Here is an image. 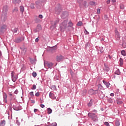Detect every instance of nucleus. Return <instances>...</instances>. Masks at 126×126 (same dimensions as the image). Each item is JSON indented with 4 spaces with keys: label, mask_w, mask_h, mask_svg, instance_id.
Masks as SVG:
<instances>
[{
    "label": "nucleus",
    "mask_w": 126,
    "mask_h": 126,
    "mask_svg": "<svg viewBox=\"0 0 126 126\" xmlns=\"http://www.w3.org/2000/svg\"><path fill=\"white\" fill-rule=\"evenodd\" d=\"M62 10V6H61V5L59 4L58 6L55 8V13H56V14H60Z\"/></svg>",
    "instance_id": "423d86ee"
},
{
    "label": "nucleus",
    "mask_w": 126,
    "mask_h": 126,
    "mask_svg": "<svg viewBox=\"0 0 126 126\" xmlns=\"http://www.w3.org/2000/svg\"><path fill=\"white\" fill-rule=\"evenodd\" d=\"M115 34L116 39L118 40H120L121 39V34L117 29H115Z\"/></svg>",
    "instance_id": "0eeeda50"
},
{
    "label": "nucleus",
    "mask_w": 126,
    "mask_h": 126,
    "mask_svg": "<svg viewBox=\"0 0 126 126\" xmlns=\"http://www.w3.org/2000/svg\"><path fill=\"white\" fill-rule=\"evenodd\" d=\"M103 50H104V48L103 47H99V52H100V53H103Z\"/></svg>",
    "instance_id": "79ce46f5"
},
{
    "label": "nucleus",
    "mask_w": 126,
    "mask_h": 126,
    "mask_svg": "<svg viewBox=\"0 0 126 126\" xmlns=\"http://www.w3.org/2000/svg\"><path fill=\"white\" fill-rule=\"evenodd\" d=\"M119 63L121 65H123V64H124V60L122 58H120Z\"/></svg>",
    "instance_id": "7c9ffc66"
},
{
    "label": "nucleus",
    "mask_w": 126,
    "mask_h": 126,
    "mask_svg": "<svg viewBox=\"0 0 126 126\" xmlns=\"http://www.w3.org/2000/svg\"><path fill=\"white\" fill-rule=\"evenodd\" d=\"M12 1L14 4H16V3L19 4V3L21 2V0H13Z\"/></svg>",
    "instance_id": "aec40b11"
},
{
    "label": "nucleus",
    "mask_w": 126,
    "mask_h": 126,
    "mask_svg": "<svg viewBox=\"0 0 126 126\" xmlns=\"http://www.w3.org/2000/svg\"><path fill=\"white\" fill-rule=\"evenodd\" d=\"M32 75L33 77H36L37 76V73H36L35 72H33L32 73Z\"/></svg>",
    "instance_id": "e433bc0d"
},
{
    "label": "nucleus",
    "mask_w": 126,
    "mask_h": 126,
    "mask_svg": "<svg viewBox=\"0 0 126 126\" xmlns=\"http://www.w3.org/2000/svg\"><path fill=\"white\" fill-rule=\"evenodd\" d=\"M67 26V21L65 20L63 22H62L60 24V28H61L62 30H64L65 29H66V27Z\"/></svg>",
    "instance_id": "7ed1b4c3"
},
{
    "label": "nucleus",
    "mask_w": 126,
    "mask_h": 126,
    "mask_svg": "<svg viewBox=\"0 0 126 126\" xmlns=\"http://www.w3.org/2000/svg\"><path fill=\"white\" fill-rule=\"evenodd\" d=\"M104 66L105 67L103 68V70H104V71H106L107 72H108V71L110 70V68H109V67L106 65L105 64H104Z\"/></svg>",
    "instance_id": "6ab92c4d"
},
{
    "label": "nucleus",
    "mask_w": 126,
    "mask_h": 126,
    "mask_svg": "<svg viewBox=\"0 0 126 126\" xmlns=\"http://www.w3.org/2000/svg\"><path fill=\"white\" fill-rule=\"evenodd\" d=\"M121 55H122V56H124V57H126V51L125 50L121 51Z\"/></svg>",
    "instance_id": "72a5a7b5"
},
{
    "label": "nucleus",
    "mask_w": 126,
    "mask_h": 126,
    "mask_svg": "<svg viewBox=\"0 0 126 126\" xmlns=\"http://www.w3.org/2000/svg\"><path fill=\"white\" fill-rule=\"evenodd\" d=\"M68 27H70L71 28H72V26H73V23H72V22L71 21H69Z\"/></svg>",
    "instance_id": "b1692460"
},
{
    "label": "nucleus",
    "mask_w": 126,
    "mask_h": 126,
    "mask_svg": "<svg viewBox=\"0 0 126 126\" xmlns=\"http://www.w3.org/2000/svg\"><path fill=\"white\" fill-rule=\"evenodd\" d=\"M7 14H3L2 13V16L1 17V19L2 21H6V19H7Z\"/></svg>",
    "instance_id": "ddd939ff"
},
{
    "label": "nucleus",
    "mask_w": 126,
    "mask_h": 126,
    "mask_svg": "<svg viewBox=\"0 0 126 126\" xmlns=\"http://www.w3.org/2000/svg\"><path fill=\"white\" fill-rule=\"evenodd\" d=\"M115 74L117 75H120L121 74V71H120V69H117V70L115 72Z\"/></svg>",
    "instance_id": "c85d7f7f"
},
{
    "label": "nucleus",
    "mask_w": 126,
    "mask_h": 126,
    "mask_svg": "<svg viewBox=\"0 0 126 126\" xmlns=\"http://www.w3.org/2000/svg\"><path fill=\"white\" fill-rule=\"evenodd\" d=\"M37 88V87H36V85H33V88H32V90H35V89Z\"/></svg>",
    "instance_id": "09e8293b"
},
{
    "label": "nucleus",
    "mask_w": 126,
    "mask_h": 126,
    "mask_svg": "<svg viewBox=\"0 0 126 126\" xmlns=\"http://www.w3.org/2000/svg\"><path fill=\"white\" fill-rule=\"evenodd\" d=\"M88 116L94 122H97L98 121V117H97V115L95 113H89Z\"/></svg>",
    "instance_id": "f257e3e1"
},
{
    "label": "nucleus",
    "mask_w": 126,
    "mask_h": 126,
    "mask_svg": "<svg viewBox=\"0 0 126 126\" xmlns=\"http://www.w3.org/2000/svg\"><path fill=\"white\" fill-rule=\"evenodd\" d=\"M115 124L116 126H120V120H116L115 122Z\"/></svg>",
    "instance_id": "4be33fe9"
},
{
    "label": "nucleus",
    "mask_w": 126,
    "mask_h": 126,
    "mask_svg": "<svg viewBox=\"0 0 126 126\" xmlns=\"http://www.w3.org/2000/svg\"><path fill=\"white\" fill-rule=\"evenodd\" d=\"M7 30V26L6 25H3L0 29V34L4 33Z\"/></svg>",
    "instance_id": "20e7f679"
},
{
    "label": "nucleus",
    "mask_w": 126,
    "mask_h": 126,
    "mask_svg": "<svg viewBox=\"0 0 126 126\" xmlns=\"http://www.w3.org/2000/svg\"><path fill=\"white\" fill-rule=\"evenodd\" d=\"M35 22H36L37 23H40V22H41V20L39 18H36L35 19Z\"/></svg>",
    "instance_id": "4c0bfd02"
},
{
    "label": "nucleus",
    "mask_w": 126,
    "mask_h": 126,
    "mask_svg": "<svg viewBox=\"0 0 126 126\" xmlns=\"http://www.w3.org/2000/svg\"><path fill=\"white\" fill-rule=\"evenodd\" d=\"M120 6L121 9H125V6L123 4H120Z\"/></svg>",
    "instance_id": "58836bf2"
},
{
    "label": "nucleus",
    "mask_w": 126,
    "mask_h": 126,
    "mask_svg": "<svg viewBox=\"0 0 126 126\" xmlns=\"http://www.w3.org/2000/svg\"><path fill=\"white\" fill-rule=\"evenodd\" d=\"M92 105H93V100L91 99L89 103H88V106L89 107H92Z\"/></svg>",
    "instance_id": "5701e85b"
},
{
    "label": "nucleus",
    "mask_w": 126,
    "mask_h": 126,
    "mask_svg": "<svg viewBox=\"0 0 126 126\" xmlns=\"http://www.w3.org/2000/svg\"><path fill=\"white\" fill-rule=\"evenodd\" d=\"M44 66H47L48 68H50V69H52L53 68V66L54 65V63L51 62H44Z\"/></svg>",
    "instance_id": "39448f33"
},
{
    "label": "nucleus",
    "mask_w": 126,
    "mask_h": 126,
    "mask_svg": "<svg viewBox=\"0 0 126 126\" xmlns=\"http://www.w3.org/2000/svg\"><path fill=\"white\" fill-rule=\"evenodd\" d=\"M30 62L32 63H35V60H32L31 59Z\"/></svg>",
    "instance_id": "6e6d98bb"
},
{
    "label": "nucleus",
    "mask_w": 126,
    "mask_h": 126,
    "mask_svg": "<svg viewBox=\"0 0 126 126\" xmlns=\"http://www.w3.org/2000/svg\"><path fill=\"white\" fill-rule=\"evenodd\" d=\"M41 30H42L41 25H37L36 29L34 30V32L36 33V32H39V31H41Z\"/></svg>",
    "instance_id": "f8f14e48"
},
{
    "label": "nucleus",
    "mask_w": 126,
    "mask_h": 126,
    "mask_svg": "<svg viewBox=\"0 0 126 126\" xmlns=\"http://www.w3.org/2000/svg\"><path fill=\"white\" fill-rule=\"evenodd\" d=\"M82 24H83L82 22L79 21V22H78V23H77V26H82Z\"/></svg>",
    "instance_id": "ea45409f"
},
{
    "label": "nucleus",
    "mask_w": 126,
    "mask_h": 126,
    "mask_svg": "<svg viewBox=\"0 0 126 126\" xmlns=\"http://www.w3.org/2000/svg\"><path fill=\"white\" fill-rule=\"evenodd\" d=\"M104 19L105 20H108L109 18L108 17V15H104Z\"/></svg>",
    "instance_id": "49530a36"
},
{
    "label": "nucleus",
    "mask_w": 126,
    "mask_h": 126,
    "mask_svg": "<svg viewBox=\"0 0 126 126\" xmlns=\"http://www.w3.org/2000/svg\"><path fill=\"white\" fill-rule=\"evenodd\" d=\"M14 11H18V8L15 7V8L13 10V12H14Z\"/></svg>",
    "instance_id": "de8ad7c7"
},
{
    "label": "nucleus",
    "mask_w": 126,
    "mask_h": 126,
    "mask_svg": "<svg viewBox=\"0 0 126 126\" xmlns=\"http://www.w3.org/2000/svg\"><path fill=\"white\" fill-rule=\"evenodd\" d=\"M89 93L90 94V95H94V90L90 89L89 91Z\"/></svg>",
    "instance_id": "a878e982"
},
{
    "label": "nucleus",
    "mask_w": 126,
    "mask_h": 126,
    "mask_svg": "<svg viewBox=\"0 0 126 126\" xmlns=\"http://www.w3.org/2000/svg\"><path fill=\"white\" fill-rule=\"evenodd\" d=\"M35 42H39V38L37 37V38H36V39H35Z\"/></svg>",
    "instance_id": "338daca9"
},
{
    "label": "nucleus",
    "mask_w": 126,
    "mask_h": 126,
    "mask_svg": "<svg viewBox=\"0 0 126 126\" xmlns=\"http://www.w3.org/2000/svg\"><path fill=\"white\" fill-rule=\"evenodd\" d=\"M25 37L23 36H20L19 37H17L14 40V42L15 43H17V44L19 43H21V42H23V41L24 40Z\"/></svg>",
    "instance_id": "f03ea898"
},
{
    "label": "nucleus",
    "mask_w": 126,
    "mask_h": 126,
    "mask_svg": "<svg viewBox=\"0 0 126 126\" xmlns=\"http://www.w3.org/2000/svg\"><path fill=\"white\" fill-rule=\"evenodd\" d=\"M5 126V121L2 120L0 122V126Z\"/></svg>",
    "instance_id": "cd10ccee"
},
{
    "label": "nucleus",
    "mask_w": 126,
    "mask_h": 126,
    "mask_svg": "<svg viewBox=\"0 0 126 126\" xmlns=\"http://www.w3.org/2000/svg\"><path fill=\"white\" fill-rule=\"evenodd\" d=\"M98 90H94V95H96V94H98Z\"/></svg>",
    "instance_id": "864d4df0"
},
{
    "label": "nucleus",
    "mask_w": 126,
    "mask_h": 126,
    "mask_svg": "<svg viewBox=\"0 0 126 126\" xmlns=\"http://www.w3.org/2000/svg\"><path fill=\"white\" fill-rule=\"evenodd\" d=\"M32 104H35V100H31Z\"/></svg>",
    "instance_id": "69168bd1"
},
{
    "label": "nucleus",
    "mask_w": 126,
    "mask_h": 126,
    "mask_svg": "<svg viewBox=\"0 0 126 126\" xmlns=\"http://www.w3.org/2000/svg\"><path fill=\"white\" fill-rule=\"evenodd\" d=\"M63 56H57V61L59 63H60V62H62V61H63Z\"/></svg>",
    "instance_id": "a211bd4d"
},
{
    "label": "nucleus",
    "mask_w": 126,
    "mask_h": 126,
    "mask_svg": "<svg viewBox=\"0 0 126 126\" xmlns=\"http://www.w3.org/2000/svg\"><path fill=\"white\" fill-rule=\"evenodd\" d=\"M49 97L50 99H52V100H56V99H57V96H56V95L52 92L49 93Z\"/></svg>",
    "instance_id": "9b49d317"
},
{
    "label": "nucleus",
    "mask_w": 126,
    "mask_h": 126,
    "mask_svg": "<svg viewBox=\"0 0 126 126\" xmlns=\"http://www.w3.org/2000/svg\"><path fill=\"white\" fill-rule=\"evenodd\" d=\"M84 33H85V35H89V32H88L87 31V30H86V29H85Z\"/></svg>",
    "instance_id": "a19ab883"
},
{
    "label": "nucleus",
    "mask_w": 126,
    "mask_h": 126,
    "mask_svg": "<svg viewBox=\"0 0 126 126\" xmlns=\"http://www.w3.org/2000/svg\"><path fill=\"white\" fill-rule=\"evenodd\" d=\"M53 111L52 110V109H51L50 108H48L47 109V113L48 114H52V112Z\"/></svg>",
    "instance_id": "f704fd0d"
},
{
    "label": "nucleus",
    "mask_w": 126,
    "mask_h": 126,
    "mask_svg": "<svg viewBox=\"0 0 126 126\" xmlns=\"http://www.w3.org/2000/svg\"><path fill=\"white\" fill-rule=\"evenodd\" d=\"M20 11L22 12V14H23V12H24V6H20Z\"/></svg>",
    "instance_id": "393cba45"
},
{
    "label": "nucleus",
    "mask_w": 126,
    "mask_h": 126,
    "mask_svg": "<svg viewBox=\"0 0 126 126\" xmlns=\"http://www.w3.org/2000/svg\"><path fill=\"white\" fill-rule=\"evenodd\" d=\"M55 22H56V24H58V23H59V22H60V20H59V19H57V20H56L55 21Z\"/></svg>",
    "instance_id": "e2e57ef3"
},
{
    "label": "nucleus",
    "mask_w": 126,
    "mask_h": 126,
    "mask_svg": "<svg viewBox=\"0 0 126 126\" xmlns=\"http://www.w3.org/2000/svg\"><path fill=\"white\" fill-rule=\"evenodd\" d=\"M3 102L4 103H7V95L6 93L3 94Z\"/></svg>",
    "instance_id": "2eb2a0df"
},
{
    "label": "nucleus",
    "mask_w": 126,
    "mask_h": 126,
    "mask_svg": "<svg viewBox=\"0 0 126 126\" xmlns=\"http://www.w3.org/2000/svg\"><path fill=\"white\" fill-rule=\"evenodd\" d=\"M40 107H41V108H45V105L44 104H40Z\"/></svg>",
    "instance_id": "bf43d9fd"
},
{
    "label": "nucleus",
    "mask_w": 126,
    "mask_h": 126,
    "mask_svg": "<svg viewBox=\"0 0 126 126\" xmlns=\"http://www.w3.org/2000/svg\"><path fill=\"white\" fill-rule=\"evenodd\" d=\"M104 125L105 126H110V124H109V122H104Z\"/></svg>",
    "instance_id": "a18cd8bd"
},
{
    "label": "nucleus",
    "mask_w": 126,
    "mask_h": 126,
    "mask_svg": "<svg viewBox=\"0 0 126 126\" xmlns=\"http://www.w3.org/2000/svg\"><path fill=\"white\" fill-rule=\"evenodd\" d=\"M90 4L91 5H95V2H93V1H91L90 2Z\"/></svg>",
    "instance_id": "8fccbe9b"
},
{
    "label": "nucleus",
    "mask_w": 126,
    "mask_h": 126,
    "mask_svg": "<svg viewBox=\"0 0 126 126\" xmlns=\"http://www.w3.org/2000/svg\"><path fill=\"white\" fill-rule=\"evenodd\" d=\"M33 111H34V112L36 113V112H38V109L35 108Z\"/></svg>",
    "instance_id": "0e129e2a"
},
{
    "label": "nucleus",
    "mask_w": 126,
    "mask_h": 126,
    "mask_svg": "<svg viewBox=\"0 0 126 126\" xmlns=\"http://www.w3.org/2000/svg\"><path fill=\"white\" fill-rule=\"evenodd\" d=\"M100 11H101V9H100V8H98L97 9V13H98V14H100Z\"/></svg>",
    "instance_id": "4d7b16f0"
},
{
    "label": "nucleus",
    "mask_w": 126,
    "mask_h": 126,
    "mask_svg": "<svg viewBox=\"0 0 126 126\" xmlns=\"http://www.w3.org/2000/svg\"><path fill=\"white\" fill-rule=\"evenodd\" d=\"M67 15H68L67 12H64L62 14V17H63V18H65V17H67Z\"/></svg>",
    "instance_id": "412c9836"
},
{
    "label": "nucleus",
    "mask_w": 126,
    "mask_h": 126,
    "mask_svg": "<svg viewBox=\"0 0 126 126\" xmlns=\"http://www.w3.org/2000/svg\"><path fill=\"white\" fill-rule=\"evenodd\" d=\"M30 7L31 8H32V9H34V8H35V7L34 6V4L32 3L30 5Z\"/></svg>",
    "instance_id": "c03bdc74"
},
{
    "label": "nucleus",
    "mask_w": 126,
    "mask_h": 126,
    "mask_svg": "<svg viewBox=\"0 0 126 126\" xmlns=\"http://www.w3.org/2000/svg\"><path fill=\"white\" fill-rule=\"evenodd\" d=\"M43 5H44L43 1L40 0L36 1V7H37V8H41V6Z\"/></svg>",
    "instance_id": "6e6552de"
},
{
    "label": "nucleus",
    "mask_w": 126,
    "mask_h": 126,
    "mask_svg": "<svg viewBox=\"0 0 126 126\" xmlns=\"http://www.w3.org/2000/svg\"><path fill=\"white\" fill-rule=\"evenodd\" d=\"M51 89L52 90H53V91H55L57 90V87H56L55 85H53L51 86Z\"/></svg>",
    "instance_id": "473e14b6"
},
{
    "label": "nucleus",
    "mask_w": 126,
    "mask_h": 126,
    "mask_svg": "<svg viewBox=\"0 0 126 126\" xmlns=\"http://www.w3.org/2000/svg\"><path fill=\"white\" fill-rule=\"evenodd\" d=\"M35 95L36 97H39L40 96V93L37 92V93H35Z\"/></svg>",
    "instance_id": "5fc2aeb1"
},
{
    "label": "nucleus",
    "mask_w": 126,
    "mask_h": 126,
    "mask_svg": "<svg viewBox=\"0 0 126 126\" xmlns=\"http://www.w3.org/2000/svg\"><path fill=\"white\" fill-rule=\"evenodd\" d=\"M13 109L14 110V111H20V110H21V107L18 106L16 105H13Z\"/></svg>",
    "instance_id": "4468645a"
},
{
    "label": "nucleus",
    "mask_w": 126,
    "mask_h": 126,
    "mask_svg": "<svg viewBox=\"0 0 126 126\" xmlns=\"http://www.w3.org/2000/svg\"><path fill=\"white\" fill-rule=\"evenodd\" d=\"M22 53H23L24 54H25L26 53V52H27V49L25 48H23L22 49Z\"/></svg>",
    "instance_id": "c9c22d12"
},
{
    "label": "nucleus",
    "mask_w": 126,
    "mask_h": 126,
    "mask_svg": "<svg viewBox=\"0 0 126 126\" xmlns=\"http://www.w3.org/2000/svg\"><path fill=\"white\" fill-rule=\"evenodd\" d=\"M14 94H18V90H16L14 92Z\"/></svg>",
    "instance_id": "680f3d73"
},
{
    "label": "nucleus",
    "mask_w": 126,
    "mask_h": 126,
    "mask_svg": "<svg viewBox=\"0 0 126 126\" xmlns=\"http://www.w3.org/2000/svg\"><path fill=\"white\" fill-rule=\"evenodd\" d=\"M16 124H17V125H18V126H19V125H20V123L19 122V121L18 120L16 121Z\"/></svg>",
    "instance_id": "052dcab7"
},
{
    "label": "nucleus",
    "mask_w": 126,
    "mask_h": 126,
    "mask_svg": "<svg viewBox=\"0 0 126 126\" xmlns=\"http://www.w3.org/2000/svg\"><path fill=\"white\" fill-rule=\"evenodd\" d=\"M108 58H109V59H110V60H111V59H112V56H111V55H108Z\"/></svg>",
    "instance_id": "774afa93"
},
{
    "label": "nucleus",
    "mask_w": 126,
    "mask_h": 126,
    "mask_svg": "<svg viewBox=\"0 0 126 126\" xmlns=\"http://www.w3.org/2000/svg\"><path fill=\"white\" fill-rule=\"evenodd\" d=\"M51 126H58V125L57 124V123L54 122V123L51 124Z\"/></svg>",
    "instance_id": "603ef678"
},
{
    "label": "nucleus",
    "mask_w": 126,
    "mask_h": 126,
    "mask_svg": "<svg viewBox=\"0 0 126 126\" xmlns=\"http://www.w3.org/2000/svg\"><path fill=\"white\" fill-rule=\"evenodd\" d=\"M107 101L108 103H110L111 104L113 103L114 102V100H113V98H108L107 99Z\"/></svg>",
    "instance_id": "c756f323"
},
{
    "label": "nucleus",
    "mask_w": 126,
    "mask_h": 126,
    "mask_svg": "<svg viewBox=\"0 0 126 126\" xmlns=\"http://www.w3.org/2000/svg\"><path fill=\"white\" fill-rule=\"evenodd\" d=\"M102 82L105 86H106L107 88H109L110 87V83L105 81V80H102Z\"/></svg>",
    "instance_id": "dca6fc26"
},
{
    "label": "nucleus",
    "mask_w": 126,
    "mask_h": 126,
    "mask_svg": "<svg viewBox=\"0 0 126 126\" xmlns=\"http://www.w3.org/2000/svg\"><path fill=\"white\" fill-rule=\"evenodd\" d=\"M13 33H17V31H18V28H15L14 29L11 30Z\"/></svg>",
    "instance_id": "bb28decb"
},
{
    "label": "nucleus",
    "mask_w": 126,
    "mask_h": 126,
    "mask_svg": "<svg viewBox=\"0 0 126 126\" xmlns=\"http://www.w3.org/2000/svg\"><path fill=\"white\" fill-rule=\"evenodd\" d=\"M11 78H12V81L13 82H15L16 80H17V77L16 76L14 75V72L12 71L11 73Z\"/></svg>",
    "instance_id": "9d476101"
},
{
    "label": "nucleus",
    "mask_w": 126,
    "mask_h": 126,
    "mask_svg": "<svg viewBox=\"0 0 126 126\" xmlns=\"http://www.w3.org/2000/svg\"><path fill=\"white\" fill-rule=\"evenodd\" d=\"M7 11H8V6L5 5L3 7L2 13L7 14Z\"/></svg>",
    "instance_id": "1a4fd4ad"
},
{
    "label": "nucleus",
    "mask_w": 126,
    "mask_h": 126,
    "mask_svg": "<svg viewBox=\"0 0 126 126\" xmlns=\"http://www.w3.org/2000/svg\"><path fill=\"white\" fill-rule=\"evenodd\" d=\"M77 2L80 4V6L83 4V0H77Z\"/></svg>",
    "instance_id": "2f4dec72"
},
{
    "label": "nucleus",
    "mask_w": 126,
    "mask_h": 126,
    "mask_svg": "<svg viewBox=\"0 0 126 126\" xmlns=\"http://www.w3.org/2000/svg\"><path fill=\"white\" fill-rule=\"evenodd\" d=\"M38 17H39V18H40V19H43V15H39V16H38Z\"/></svg>",
    "instance_id": "13d9d810"
},
{
    "label": "nucleus",
    "mask_w": 126,
    "mask_h": 126,
    "mask_svg": "<svg viewBox=\"0 0 126 126\" xmlns=\"http://www.w3.org/2000/svg\"><path fill=\"white\" fill-rule=\"evenodd\" d=\"M30 94L32 97H33L34 96V92H31L30 93Z\"/></svg>",
    "instance_id": "3c124183"
},
{
    "label": "nucleus",
    "mask_w": 126,
    "mask_h": 126,
    "mask_svg": "<svg viewBox=\"0 0 126 126\" xmlns=\"http://www.w3.org/2000/svg\"><path fill=\"white\" fill-rule=\"evenodd\" d=\"M117 104V105H122L123 104V100L121 98H117L116 99Z\"/></svg>",
    "instance_id": "f3484780"
},
{
    "label": "nucleus",
    "mask_w": 126,
    "mask_h": 126,
    "mask_svg": "<svg viewBox=\"0 0 126 126\" xmlns=\"http://www.w3.org/2000/svg\"><path fill=\"white\" fill-rule=\"evenodd\" d=\"M83 5L84 6H85V7H86V6H88V5H87V2H86V1H84Z\"/></svg>",
    "instance_id": "37998d69"
}]
</instances>
